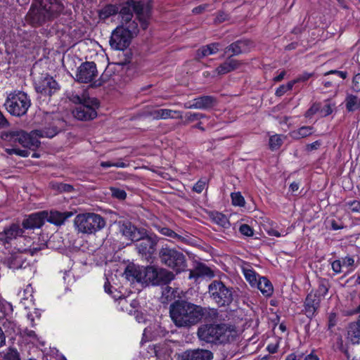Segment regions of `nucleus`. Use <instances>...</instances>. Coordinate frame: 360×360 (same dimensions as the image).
I'll return each mask as SVG.
<instances>
[{"instance_id": "680f3d73", "label": "nucleus", "mask_w": 360, "mask_h": 360, "mask_svg": "<svg viewBox=\"0 0 360 360\" xmlns=\"http://www.w3.org/2000/svg\"><path fill=\"white\" fill-rule=\"evenodd\" d=\"M174 290L172 288L166 285L163 288L162 295L165 296L167 299H172L175 297Z\"/></svg>"}, {"instance_id": "69168bd1", "label": "nucleus", "mask_w": 360, "mask_h": 360, "mask_svg": "<svg viewBox=\"0 0 360 360\" xmlns=\"http://www.w3.org/2000/svg\"><path fill=\"white\" fill-rule=\"evenodd\" d=\"M198 271H199L200 274L203 275V276H207L209 277H212L214 276L212 271L209 267L204 266V265L200 266L198 268Z\"/></svg>"}, {"instance_id": "6e6552de", "label": "nucleus", "mask_w": 360, "mask_h": 360, "mask_svg": "<svg viewBox=\"0 0 360 360\" xmlns=\"http://www.w3.org/2000/svg\"><path fill=\"white\" fill-rule=\"evenodd\" d=\"M160 261L176 273L184 271L186 267V258L184 254L174 248L163 247L159 252Z\"/></svg>"}, {"instance_id": "aec40b11", "label": "nucleus", "mask_w": 360, "mask_h": 360, "mask_svg": "<svg viewBox=\"0 0 360 360\" xmlns=\"http://www.w3.org/2000/svg\"><path fill=\"white\" fill-rule=\"evenodd\" d=\"M321 300L314 295V291L307 295L304 304V311L308 318L311 319L316 314Z\"/></svg>"}, {"instance_id": "6e6d98bb", "label": "nucleus", "mask_w": 360, "mask_h": 360, "mask_svg": "<svg viewBox=\"0 0 360 360\" xmlns=\"http://www.w3.org/2000/svg\"><path fill=\"white\" fill-rule=\"evenodd\" d=\"M330 263L331 265V268H332L333 272L335 273V274H339L342 273V269L343 267V265H342V261L340 259H335V260L330 262Z\"/></svg>"}, {"instance_id": "dca6fc26", "label": "nucleus", "mask_w": 360, "mask_h": 360, "mask_svg": "<svg viewBox=\"0 0 360 360\" xmlns=\"http://www.w3.org/2000/svg\"><path fill=\"white\" fill-rule=\"evenodd\" d=\"M25 231L19 224L13 223L0 232V243L2 245L10 244L13 240L22 236Z\"/></svg>"}, {"instance_id": "58836bf2", "label": "nucleus", "mask_w": 360, "mask_h": 360, "mask_svg": "<svg viewBox=\"0 0 360 360\" xmlns=\"http://www.w3.org/2000/svg\"><path fill=\"white\" fill-rule=\"evenodd\" d=\"M212 220L215 224L219 225L223 228H229L230 226L229 221L226 215L220 212H213L211 215Z\"/></svg>"}, {"instance_id": "72a5a7b5", "label": "nucleus", "mask_w": 360, "mask_h": 360, "mask_svg": "<svg viewBox=\"0 0 360 360\" xmlns=\"http://www.w3.org/2000/svg\"><path fill=\"white\" fill-rule=\"evenodd\" d=\"M120 6L108 4L102 8L99 12V18L102 20H105L109 17L119 13Z\"/></svg>"}, {"instance_id": "7c9ffc66", "label": "nucleus", "mask_w": 360, "mask_h": 360, "mask_svg": "<svg viewBox=\"0 0 360 360\" xmlns=\"http://www.w3.org/2000/svg\"><path fill=\"white\" fill-rule=\"evenodd\" d=\"M1 325L5 330V332L10 335L21 334L20 326L12 318L5 317L1 320Z\"/></svg>"}, {"instance_id": "864d4df0", "label": "nucleus", "mask_w": 360, "mask_h": 360, "mask_svg": "<svg viewBox=\"0 0 360 360\" xmlns=\"http://www.w3.org/2000/svg\"><path fill=\"white\" fill-rule=\"evenodd\" d=\"M320 114V103H314L306 111L304 115L306 117H311L314 115Z\"/></svg>"}, {"instance_id": "79ce46f5", "label": "nucleus", "mask_w": 360, "mask_h": 360, "mask_svg": "<svg viewBox=\"0 0 360 360\" xmlns=\"http://www.w3.org/2000/svg\"><path fill=\"white\" fill-rule=\"evenodd\" d=\"M341 261L343 267H346L349 273L352 272L358 266V264L356 263L354 257L353 256L347 255L345 257L342 258Z\"/></svg>"}, {"instance_id": "e2e57ef3", "label": "nucleus", "mask_w": 360, "mask_h": 360, "mask_svg": "<svg viewBox=\"0 0 360 360\" xmlns=\"http://www.w3.org/2000/svg\"><path fill=\"white\" fill-rule=\"evenodd\" d=\"M322 143L321 141L318 140L311 143H309L306 146V150L308 152H311L313 150H318L321 146Z\"/></svg>"}, {"instance_id": "f03ea898", "label": "nucleus", "mask_w": 360, "mask_h": 360, "mask_svg": "<svg viewBox=\"0 0 360 360\" xmlns=\"http://www.w3.org/2000/svg\"><path fill=\"white\" fill-rule=\"evenodd\" d=\"M63 8L60 0H34L27 17L33 26H39L57 18Z\"/></svg>"}, {"instance_id": "f704fd0d", "label": "nucleus", "mask_w": 360, "mask_h": 360, "mask_svg": "<svg viewBox=\"0 0 360 360\" xmlns=\"http://www.w3.org/2000/svg\"><path fill=\"white\" fill-rule=\"evenodd\" d=\"M345 107L347 111L354 112L360 109V97L348 95L345 98Z\"/></svg>"}, {"instance_id": "4d7b16f0", "label": "nucleus", "mask_w": 360, "mask_h": 360, "mask_svg": "<svg viewBox=\"0 0 360 360\" xmlns=\"http://www.w3.org/2000/svg\"><path fill=\"white\" fill-rule=\"evenodd\" d=\"M240 233L245 236H252L254 234L253 229L248 224H242L239 228Z\"/></svg>"}, {"instance_id": "09e8293b", "label": "nucleus", "mask_w": 360, "mask_h": 360, "mask_svg": "<svg viewBox=\"0 0 360 360\" xmlns=\"http://www.w3.org/2000/svg\"><path fill=\"white\" fill-rule=\"evenodd\" d=\"M100 165L103 168H108L110 167L125 168L129 165V164L124 162L122 161H117L115 162L111 161H103L100 163Z\"/></svg>"}, {"instance_id": "a18cd8bd", "label": "nucleus", "mask_w": 360, "mask_h": 360, "mask_svg": "<svg viewBox=\"0 0 360 360\" xmlns=\"http://www.w3.org/2000/svg\"><path fill=\"white\" fill-rule=\"evenodd\" d=\"M160 233H162L164 236L170 237L172 238L176 239L179 241H184V238L181 236L176 233L172 229L167 228V227H163L160 229Z\"/></svg>"}, {"instance_id": "a19ab883", "label": "nucleus", "mask_w": 360, "mask_h": 360, "mask_svg": "<svg viewBox=\"0 0 360 360\" xmlns=\"http://www.w3.org/2000/svg\"><path fill=\"white\" fill-rule=\"evenodd\" d=\"M18 131H9L1 133V138L2 140L9 142L14 147L17 146V134Z\"/></svg>"}, {"instance_id": "9d476101", "label": "nucleus", "mask_w": 360, "mask_h": 360, "mask_svg": "<svg viewBox=\"0 0 360 360\" xmlns=\"http://www.w3.org/2000/svg\"><path fill=\"white\" fill-rule=\"evenodd\" d=\"M141 238L134 240L136 242V248L139 255L149 260L156 252L158 238L155 234H148L145 229L141 232Z\"/></svg>"}, {"instance_id": "603ef678", "label": "nucleus", "mask_w": 360, "mask_h": 360, "mask_svg": "<svg viewBox=\"0 0 360 360\" xmlns=\"http://www.w3.org/2000/svg\"><path fill=\"white\" fill-rule=\"evenodd\" d=\"M345 207L352 212H360V201L354 200L345 202Z\"/></svg>"}, {"instance_id": "13d9d810", "label": "nucleus", "mask_w": 360, "mask_h": 360, "mask_svg": "<svg viewBox=\"0 0 360 360\" xmlns=\"http://www.w3.org/2000/svg\"><path fill=\"white\" fill-rule=\"evenodd\" d=\"M112 195L119 200H124L127 197V193L124 190L112 188H111Z\"/></svg>"}, {"instance_id": "37998d69", "label": "nucleus", "mask_w": 360, "mask_h": 360, "mask_svg": "<svg viewBox=\"0 0 360 360\" xmlns=\"http://www.w3.org/2000/svg\"><path fill=\"white\" fill-rule=\"evenodd\" d=\"M243 274L245 279L250 283L251 285H256L258 282L257 280V274L256 272L252 269H246L243 268Z\"/></svg>"}, {"instance_id": "f3484780", "label": "nucleus", "mask_w": 360, "mask_h": 360, "mask_svg": "<svg viewBox=\"0 0 360 360\" xmlns=\"http://www.w3.org/2000/svg\"><path fill=\"white\" fill-rule=\"evenodd\" d=\"M119 232L126 238L134 241L141 238V232L143 229H137L129 221H119L117 224Z\"/></svg>"}, {"instance_id": "3c124183", "label": "nucleus", "mask_w": 360, "mask_h": 360, "mask_svg": "<svg viewBox=\"0 0 360 360\" xmlns=\"http://www.w3.org/2000/svg\"><path fill=\"white\" fill-rule=\"evenodd\" d=\"M232 203L236 206H243L245 205V200L240 193H231Z\"/></svg>"}, {"instance_id": "f257e3e1", "label": "nucleus", "mask_w": 360, "mask_h": 360, "mask_svg": "<svg viewBox=\"0 0 360 360\" xmlns=\"http://www.w3.org/2000/svg\"><path fill=\"white\" fill-rule=\"evenodd\" d=\"M206 309L199 305L177 300L170 306V316L177 327H189L198 323L205 315Z\"/></svg>"}, {"instance_id": "9b49d317", "label": "nucleus", "mask_w": 360, "mask_h": 360, "mask_svg": "<svg viewBox=\"0 0 360 360\" xmlns=\"http://www.w3.org/2000/svg\"><path fill=\"white\" fill-rule=\"evenodd\" d=\"M99 103L97 99H87L73 110V115L79 120H93L97 116L96 109Z\"/></svg>"}, {"instance_id": "0e129e2a", "label": "nucleus", "mask_w": 360, "mask_h": 360, "mask_svg": "<svg viewBox=\"0 0 360 360\" xmlns=\"http://www.w3.org/2000/svg\"><path fill=\"white\" fill-rule=\"evenodd\" d=\"M312 75H313L312 73L303 72L301 75H300L295 79L292 80V81L295 82V84H296L297 82H305V81L308 80Z\"/></svg>"}, {"instance_id": "1a4fd4ad", "label": "nucleus", "mask_w": 360, "mask_h": 360, "mask_svg": "<svg viewBox=\"0 0 360 360\" xmlns=\"http://www.w3.org/2000/svg\"><path fill=\"white\" fill-rule=\"evenodd\" d=\"M210 297L219 307L229 306L233 301V293L221 281H213L208 287Z\"/></svg>"}, {"instance_id": "774afa93", "label": "nucleus", "mask_w": 360, "mask_h": 360, "mask_svg": "<svg viewBox=\"0 0 360 360\" xmlns=\"http://www.w3.org/2000/svg\"><path fill=\"white\" fill-rule=\"evenodd\" d=\"M285 360H303L302 353H292L287 356Z\"/></svg>"}, {"instance_id": "412c9836", "label": "nucleus", "mask_w": 360, "mask_h": 360, "mask_svg": "<svg viewBox=\"0 0 360 360\" xmlns=\"http://www.w3.org/2000/svg\"><path fill=\"white\" fill-rule=\"evenodd\" d=\"M32 131L30 134H27L22 130L18 131L17 134V143L22 146L25 148L34 149L39 146L40 141L36 138Z\"/></svg>"}, {"instance_id": "cd10ccee", "label": "nucleus", "mask_w": 360, "mask_h": 360, "mask_svg": "<svg viewBox=\"0 0 360 360\" xmlns=\"http://www.w3.org/2000/svg\"><path fill=\"white\" fill-rule=\"evenodd\" d=\"M72 215L73 213L72 212H60L58 211H51L50 213L48 212V217L46 221L56 226H60Z\"/></svg>"}, {"instance_id": "5fc2aeb1", "label": "nucleus", "mask_w": 360, "mask_h": 360, "mask_svg": "<svg viewBox=\"0 0 360 360\" xmlns=\"http://www.w3.org/2000/svg\"><path fill=\"white\" fill-rule=\"evenodd\" d=\"M87 99H91V98L86 97L85 94H83L82 96L77 94H72L70 97V100L72 103H78L79 105H82V103H84Z\"/></svg>"}, {"instance_id": "4468645a", "label": "nucleus", "mask_w": 360, "mask_h": 360, "mask_svg": "<svg viewBox=\"0 0 360 360\" xmlns=\"http://www.w3.org/2000/svg\"><path fill=\"white\" fill-rule=\"evenodd\" d=\"M34 87L37 92L44 96H51L59 89L58 82L49 75L35 81Z\"/></svg>"}, {"instance_id": "b1692460", "label": "nucleus", "mask_w": 360, "mask_h": 360, "mask_svg": "<svg viewBox=\"0 0 360 360\" xmlns=\"http://www.w3.org/2000/svg\"><path fill=\"white\" fill-rule=\"evenodd\" d=\"M251 41L249 40H238L226 46L224 53L231 52V56H237L249 51Z\"/></svg>"}, {"instance_id": "c85d7f7f", "label": "nucleus", "mask_w": 360, "mask_h": 360, "mask_svg": "<svg viewBox=\"0 0 360 360\" xmlns=\"http://www.w3.org/2000/svg\"><path fill=\"white\" fill-rule=\"evenodd\" d=\"M196 109L208 110L214 107L217 104V99L213 96H201L195 98Z\"/></svg>"}, {"instance_id": "2f4dec72", "label": "nucleus", "mask_w": 360, "mask_h": 360, "mask_svg": "<svg viewBox=\"0 0 360 360\" xmlns=\"http://www.w3.org/2000/svg\"><path fill=\"white\" fill-rule=\"evenodd\" d=\"M256 285L266 297L271 296L274 292V288L271 281L265 277H259Z\"/></svg>"}, {"instance_id": "4c0bfd02", "label": "nucleus", "mask_w": 360, "mask_h": 360, "mask_svg": "<svg viewBox=\"0 0 360 360\" xmlns=\"http://www.w3.org/2000/svg\"><path fill=\"white\" fill-rule=\"evenodd\" d=\"M314 133V128L310 126H304L292 132V136L295 139L307 137Z\"/></svg>"}, {"instance_id": "f8f14e48", "label": "nucleus", "mask_w": 360, "mask_h": 360, "mask_svg": "<svg viewBox=\"0 0 360 360\" xmlns=\"http://www.w3.org/2000/svg\"><path fill=\"white\" fill-rule=\"evenodd\" d=\"M174 278V274L167 269L148 266V283H150L154 285H166Z\"/></svg>"}, {"instance_id": "7ed1b4c3", "label": "nucleus", "mask_w": 360, "mask_h": 360, "mask_svg": "<svg viewBox=\"0 0 360 360\" xmlns=\"http://www.w3.org/2000/svg\"><path fill=\"white\" fill-rule=\"evenodd\" d=\"M235 329L226 324H205L198 330L200 340L207 343L224 344L234 340Z\"/></svg>"}, {"instance_id": "393cba45", "label": "nucleus", "mask_w": 360, "mask_h": 360, "mask_svg": "<svg viewBox=\"0 0 360 360\" xmlns=\"http://www.w3.org/2000/svg\"><path fill=\"white\" fill-rule=\"evenodd\" d=\"M134 9L136 12L139 17L141 25L143 29H146L148 27V18L150 15L151 6L149 4L144 6L140 3L134 4Z\"/></svg>"}, {"instance_id": "052dcab7", "label": "nucleus", "mask_w": 360, "mask_h": 360, "mask_svg": "<svg viewBox=\"0 0 360 360\" xmlns=\"http://www.w3.org/2000/svg\"><path fill=\"white\" fill-rule=\"evenodd\" d=\"M352 88L355 91H360V73H358L353 77Z\"/></svg>"}, {"instance_id": "a878e982", "label": "nucleus", "mask_w": 360, "mask_h": 360, "mask_svg": "<svg viewBox=\"0 0 360 360\" xmlns=\"http://www.w3.org/2000/svg\"><path fill=\"white\" fill-rule=\"evenodd\" d=\"M133 10L131 6L129 4H126L120 6L119 11V17L121 18V25H123L124 28L129 30V26L131 25V22H136L135 20H132L133 18Z\"/></svg>"}, {"instance_id": "c9c22d12", "label": "nucleus", "mask_w": 360, "mask_h": 360, "mask_svg": "<svg viewBox=\"0 0 360 360\" xmlns=\"http://www.w3.org/2000/svg\"><path fill=\"white\" fill-rule=\"evenodd\" d=\"M329 281L326 278H320L319 280V285L317 289L314 291V295L322 300L328 293L329 289Z\"/></svg>"}, {"instance_id": "49530a36", "label": "nucleus", "mask_w": 360, "mask_h": 360, "mask_svg": "<svg viewBox=\"0 0 360 360\" xmlns=\"http://www.w3.org/2000/svg\"><path fill=\"white\" fill-rule=\"evenodd\" d=\"M295 84V82L290 81L286 84L281 85L275 92V95L278 97L283 96L287 91L291 90Z\"/></svg>"}, {"instance_id": "4be33fe9", "label": "nucleus", "mask_w": 360, "mask_h": 360, "mask_svg": "<svg viewBox=\"0 0 360 360\" xmlns=\"http://www.w3.org/2000/svg\"><path fill=\"white\" fill-rule=\"evenodd\" d=\"M148 115L153 120H167V119H181L183 117L182 112L167 108L155 109L148 112Z\"/></svg>"}, {"instance_id": "0eeeda50", "label": "nucleus", "mask_w": 360, "mask_h": 360, "mask_svg": "<svg viewBox=\"0 0 360 360\" xmlns=\"http://www.w3.org/2000/svg\"><path fill=\"white\" fill-rule=\"evenodd\" d=\"M30 105L31 101L27 94L20 91L11 93L5 103L7 111L12 115L17 117L24 115Z\"/></svg>"}, {"instance_id": "bb28decb", "label": "nucleus", "mask_w": 360, "mask_h": 360, "mask_svg": "<svg viewBox=\"0 0 360 360\" xmlns=\"http://www.w3.org/2000/svg\"><path fill=\"white\" fill-rule=\"evenodd\" d=\"M10 269H19L26 268L28 265L27 259L24 257L22 252H15L11 255L7 260Z\"/></svg>"}, {"instance_id": "5701e85b", "label": "nucleus", "mask_w": 360, "mask_h": 360, "mask_svg": "<svg viewBox=\"0 0 360 360\" xmlns=\"http://www.w3.org/2000/svg\"><path fill=\"white\" fill-rule=\"evenodd\" d=\"M355 311L359 314V316L355 321L351 322L348 325L347 338L352 344H359L360 342V304Z\"/></svg>"}, {"instance_id": "39448f33", "label": "nucleus", "mask_w": 360, "mask_h": 360, "mask_svg": "<svg viewBox=\"0 0 360 360\" xmlns=\"http://www.w3.org/2000/svg\"><path fill=\"white\" fill-rule=\"evenodd\" d=\"M138 32L137 22H131L129 26V30L124 28L123 25H120L112 32L110 45L112 49L119 51H123L127 49L131 42V39L134 34Z\"/></svg>"}, {"instance_id": "a211bd4d", "label": "nucleus", "mask_w": 360, "mask_h": 360, "mask_svg": "<svg viewBox=\"0 0 360 360\" xmlns=\"http://www.w3.org/2000/svg\"><path fill=\"white\" fill-rule=\"evenodd\" d=\"M47 217L48 212L46 211H41L30 214L22 221L23 230L41 228L44 224Z\"/></svg>"}, {"instance_id": "ddd939ff", "label": "nucleus", "mask_w": 360, "mask_h": 360, "mask_svg": "<svg viewBox=\"0 0 360 360\" xmlns=\"http://www.w3.org/2000/svg\"><path fill=\"white\" fill-rule=\"evenodd\" d=\"M98 75L96 65L94 62L82 63L77 68L75 75L76 81L80 83L92 82Z\"/></svg>"}, {"instance_id": "8fccbe9b", "label": "nucleus", "mask_w": 360, "mask_h": 360, "mask_svg": "<svg viewBox=\"0 0 360 360\" xmlns=\"http://www.w3.org/2000/svg\"><path fill=\"white\" fill-rule=\"evenodd\" d=\"M4 359L5 360H20L18 350L14 348H8Z\"/></svg>"}, {"instance_id": "473e14b6", "label": "nucleus", "mask_w": 360, "mask_h": 360, "mask_svg": "<svg viewBox=\"0 0 360 360\" xmlns=\"http://www.w3.org/2000/svg\"><path fill=\"white\" fill-rule=\"evenodd\" d=\"M219 44L212 43L206 46H202L196 52V56L198 58L212 55L216 53L219 51Z\"/></svg>"}, {"instance_id": "ea45409f", "label": "nucleus", "mask_w": 360, "mask_h": 360, "mask_svg": "<svg viewBox=\"0 0 360 360\" xmlns=\"http://www.w3.org/2000/svg\"><path fill=\"white\" fill-rule=\"evenodd\" d=\"M185 120L184 121V124H188L195 121L200 120L201 119L207 117V115L204 113L201 112H187L185 115Z\"/></svg>"}, {"instance_id": "6ab92c4d", "label": "nucleus", "mask_w": 360, "mask_h": 360, "mask_svg": "<svg viewBox=\"0 0 360 360\" xmlns=\"http://www.w3.org/2000/svg\"><path fill=\"white\" fill-rule=\"evenodd\" d=\"M212 352L203 349L186 350L178 354L177 357V360H212Z\"/></svg>"}, {"instance_id": "20e7f679", "label": "nucleus", "mask_w": 360, "mask_h": 360, "mask_svg": "<svg viewBox=\"0 0 360 360\" xmlns=\"http://www.w3.org/2000/svg\"><path fill=\"white\" fill-rule=\"evenodd\" d=\"M74 223L77 231L84 234L95 233L103 229L106 224L103 217L93 212L77 214Z\"/></svg>"}, {"instance_id": "423d86ee", "label": "nucleus", "mask_w": 360, "mask_h": 360, "mask_svg": "<svg viewBox=\"0 0 360 360\" xmlns=\"http://www.w3.org/2000/svg\"><path fill=\"white\" fill-rule=\"evenodd\" d=\"M40 127L34 130L36 136L53 138L58 134L65 127V122L58 117L44 113L40 122Z\"/></svg>"}, {"instance_id": "2eb2a0df", "label": "nucleus", "mask_w": 360, "mask_h": 360, "mask_svg": "<svg viewBox=\"0 0 360 360\" xmlns=\"http://www.w3.org/2000/svg\"><path fill=\"white\" fill-rule=\"evenodd\" d=\"M148 266H140L134 264L127 266L124 271L126 278L132 282L148 283Z\"/></svg>"}, {"instance_id": "338daca9", "label": "nucleus", "mask_w": 360, "mask_h": 360, "mask_svg": "<svg viewBox=\"0 0 360 360\" xmlns=\"http://www.w3.org/2000/svg\"><path fill=\"white\" fill-rule=\"evenodd\" d=\"M337 323V317L336 314L335 313H330L328 315V329H331L333 327H334Z\"/></svg>"}, {"instance_id": "bf43d9fd", "label": "nucleus", "mask_w": 360, "mask_h": 360, "mask_svg": "<svg viewBox=\"0 0 360 360\" xmlns=\"http://www.w3.org/2000/svg\"><path fill=\"white\" fill-rule=\"evenodd\" d=\"M205 185L206 181L200 179L194 184L193 187V191L198 193H200L204 190Z\"/></svg>"}, {"instance_id": "de8ad7c7", "label": "nucleus", "mask_w": 360, "mask_h": 360, "mask_svg": "<svg viewBox=\"0 0 360 360\" xmlns=\"http://www.w3.org/2000/svg\"><path fill=\"white\" fill-rule=\"evenodd\" d=\"M282 143L283 141L280 135L275 134L269 138V146L271 150L278 149Z\"/></svg>"}, {"instance_id": "c03bdc74", "label": "nucleus", "mask_w": 360, "mask_h": 360, "mask_svg": "<svg viewBox=\"0 0 360 360\" xmlns=\"http://www.w3.org/2000/svg\"><path fill=\"white\" fill-rule=\"evenodd\" d=\"M28 149L29 148L19 149L16 146H14L12 148H5V151L8 155L15 154L17 155L26 158V157H28L30 154V152L29 151Z\"/></svg>"}, {"instance_id": "e433bc0d", "label": "nucleus", "mask_w": 360, "mask_h": 360, "mask_svg": "<svg viewBox=\"0 0 360 360\" xmlns=\"http://www.w3.org/2000/svg\"><path fill=\"white\" fill-rule=\"evenodd\" d=\"M335 105V103L332 100H326L323 103H320V116L326 117L332 114Z\"/></svg>"}, {"instance_id": "c756f323", "label": "nucleus", "mask_w": 360, "mask_h": 360, "mask_svg": "<svg viewBox=\"0 0 360 360\" xmlns=\"http://www.w3.org/2000/svg\"><path fill=\"white\" fill-rule=\"evenodd\" d=\"M241 63L229 57L215 70L218 75H225L240 68Z\"/></svg>"}]
</instances>
